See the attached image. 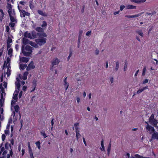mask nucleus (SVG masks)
<instances>
[{"label": "nucleus", "instance_id": "23", "mask_svg": "<svg viewBox=\"0 0 158 158\" xmlns=\"http://www.w3.org/2000/svg\"><path fill=\"white\" fill-rule=\"evenodd\" d=\"M10 20L11 21V22H15V23H17V19L16 18L15 16H10Z\"/></svg>", "mask_w": 158, "mask_h": 158}, {"label": "nucleus", "instance_id": "22", "mask_svg": "<svg viewBox=\"0 0 158 158\" xmlns=\"http://www.w3.org/2000/svg\"><path fill=\"white\" fill-rule=\"evenodd\" d=\"M37 12L38 13L40 14V15H41L43 16H47V14L45 13L42 10H38L37 11Z\"/></svg>", "mask_w": 158, "mask_h": 158}, {"label": "nucleus", "instance_id": "28", "mask_svg": "<svg viewBox=\"0 0 158 158\" xmlns=\"http://www.w3.org/2000/svg\"><path fill=\"white\" fill-rule=\"evenodd\" d=\"M19 66L20 69L23 70L27 67V65L26 64H20L19 65Z\"/></svg>", "mask_w": 158, "mask_h": 158}, {"label": "nucleus", "instance_id": "39", "mask_svg": "<svg viewBox=\"0 0 158 158\" xmlns=\"http://www.w3.org/2000/svg\"><path fill=\"white\" fill-rule=\"evenodd\" d=\"M13 52V50L11 48H10L8 50V54L11 56L12 55V53Z\"/></svg>", "mask_w": 158, "mask_h": 158}, {"label": "nucleus", "instance_id": "16", "mask_svg": "<svg viewBox=\"0 0 158 158\" xmlns=\"http://www.w3.org/2000/svg\"><path fill=\"white\" fill-rule=\"evenodd\" d=\"M8 12L9 14L10 17L15 16V13L14 9H12L10 10H8Z\"/></svg>", "mask_w": 158, "mask_h": 158}, {"label": "nucleus", "instance_id": "59", "mask_svg": "<svg viewBox=\"0 0 158 158\" xmlns=\"http://www.w3.org/2000/svg\"><path fill=\"white\" fill-rule=\"evenodd\" d=\"M82 33H83V31H82V30H79V35L81 36Z\"/></svg>", "mask_w": 158, "mask_h": 158}, {"label": "nucleus", "instance_id": "17", "mask_svg": "<svg viewBox=\"0 0 158 158\" xmlns=\"http://www.w3.org/2000/svg\"><path fill=\"white\" fill-rule=\"evenodd\" d=\"M131 2L139 4L145 2L146 0H130Z\"/></svg>", "mask_w": 158, "mask_h": 158}, {"label": "nucleus", "instance_id": "5", "mask_svg": "<svg viewBox=\"0 0 158 158\" xmlns=\"http://www.w3.org/2000/svg\"><path fill=\"white\" fill-rule=\"evenodd\" d=\"M60 60L59 59H57V58H56L55 59H53V61L52 62V68H51V69H53V67L55 65H57L60 62Z\"/></svg>", "mask_w": 158, "mask_h": 158}, {"label": "nucleus", "instance_id": "57", "mask_svg": "<svg viewBox=\"0 0 158 158\" xmlns=\"http://www.w3.org/2000/svg\"><path fill=\"white\" fill-rule=\"evenodd\" d=\"M148 80L147 79H146L144 80L143 82V84H145L147 83H148Z\"/></svg>", "mask_w": 158, "mask_h": 158}, {"label": "nucleus", "instance_id": "35", "mask_svg": "<svg viewBox=\"0 0 158 158\" xmlns=\"http://www.w3.org/2000/svg\"><path fill=\"white\" fill-rule=\"evenodd\" d=\"M6 7L8 9V10H10L12 9L11 5L8 3H7Z\"/></svg>", "mask_w": 158, "mask_h": 158}, {"label": "nucleus", "instance_id": "44", "mask_svg": "<svg viewBox=\"0 0 158 158\" xmlns=\"http://www.w3.org/2000/svg\"><path fill=\"white\" fill-rule=\"evenodd\" d=\"M154 114H152L151 116H150V118H149V122H150L151 121H152V120H153V119H154Z\"/></svg>", "mask_w": 158, "mask_h": 158}, {"label": "nucleus", "instance_id": "45", "mask_svg": "<svg viewBox=\"0 0 158 158\" xmlns=\"http://www.w3.org/2000/svg\"><path fill=\"white\" fill-rule=\"evenodd\" d=\"M40 37H46L47 36V35L45 33H40L39 35Z\"/></svg>", "mask_w": 158, "mask_h": 158}, {"label": "nucleus", "instance_id": "60", "mask_svg": "<svg viewBox=\"0 0 158 158\" xmlns=\"http://www.w3.org/2000/svg\"><path fill=\"white\" fill-rule=\"evenodd\" d=\"M51 125L52 126V127H51V129L52 130V128H53V126L54 123L53 122V118H52L51 120Z\"/></svg>", "mask_w": 158, "mask_h": 158}, {"label": "nucleus", "instance_id": "38", "mask_svg": "<svg viewBox=\"0 0 158 158\" xmlns=\"http://www.w3.org/2000/svg\"><path fill=\"white\" fill-rule=\"evenodd\" d=\"M2 153V155H3L2 158H6V155L7 153V150H5Z\"/></svg>", "mask_w": 158, "mask_h": 158}, {"label": "nucleus", "instance_id": "52", "mask_svg": "<svg viewBox=\"0 0 158 158\" xmlns=\"http://www.w3.org/2000/svg\"><path fill=\"white\" fill-rule=\"evenodd\" d=\"M3 86H2L3 87V89L4 88H6L7 86V83L6 82H3Z\"/></svg>", "mask_w": 158, "mask_h": 158}, {"label": "nucleus", "instance_id": "50", "mask_svg": "<svg viewBox=\"0 0 158 158\" xmlns=\"http://www.w3.org/2000/svg\"><path fill=\"white\" fill-rule=\"evenodd\" d=\"M101 145L102 147L103 148V150L105 151V149L104 145V143H103V140L102 139V141H101Z\"/></svg>", "mask_w": 158, "mask_h": 158}, {"label": "nucleus", "instance_id": "4", "mask_svg": "<svg viewBox=\"0 0 158 158\" xmlns=\"http://www.w3.org/2000/svg\"><path fill=\"white\" fill-rule=\"evenodd\" d=\"M20 16L21 17H24L25 16H29L30 15V13L25 11L24 10H20Z\"/></svg>", "mask_w": 158, "mask_h": 158}, {"label": "nucleus", "instance_id": "14", "mask_svg": "<svg viewBox=\"0 0 158 158\" xmlns=\"http://www.w3.org/2000/svg\"><path fill=\"white\" fill-rule=\"evenodd\" d=\"M30 40L25 38H23L22 40V43L24 45L29 44Z\"/></svg>", "mask_w": 158, "mask_h": 158}, {"label": "nucleus", "instance_id": "32", "mask_svg": "<svg viewBox=\"0 0 158 158\" xmlns=\"http://www.w3.org/2000/svg\"><path fill=\"white\" fill-rule=\"evenodd\" d=\"M76 136L77 137V141H78L79 138L81 136V135L79 133V132H76Z\"/></svg>", "mask_w": 158, "mask_h": 158}, {"label": "nucleus", "instance_id": "30", "mask_svg": "<svg viewBox=\"0 0 158 158\" xmlns=\"http://www.w3.org/2000/svg\"><path fill=\"white\" fill-rule=\"evenodd\" d=\"M7 68V70L6 72V74L8 77H9L10 74L11 70L10 69V66L9 67H6Z\"/></svg>", "mask_w": 158, "mask_h": 158}, {"label": "nucleus", "instance_id": "1", "mask_svg": "<svg viewBox=\"0 0 158 158\" xmlns=\"http://www.w3.org/2000/svg\"><path fill=\"white\" fill-rule=\"evenodd\" d=\"M33 48L29 45L25 46L22 45L21 47V52L23 54V55L26 56H29L32 52Z\"/></svg>", "mask_w": 158, "mask_h": 158}, {"label": "nucleus", "instance_id": "10", "mask_svg": "<svg viewBox=\"0 0 158 158\" xmlns=\"http://www.w3.org/2000/svg\"><path fill=\"white\" fill-rule=\"evenodd\" d=\"M148 86L147 85L145 86V87H143V88H140L139 90H138L137 92V94H139L143 92L144 90L148 89Z\"/></svg>", "mask_w": 158, "mask_h": 158}, {"label": "nucleus", "instance_id": "53", "mask_svg": "<svg viewBox=\"0 0 158 158\" xmlns=\"http://www.w3.org/2000/svg\"><path fill=\"white\" fill-rule=\"evenodd\" d=\"M17 94H16L14 95V97H13V98L16 101L17 100Z\"/></svg>", "mask_w": 158, "mask_h": 158}, {"label": "nucleus", "instance_id": "27", "mask_svg": "<svg viewBox=\"0 0 158 158\" xmlns=\"http://www.w3.org/2000/svg\"><path fill=\"white\" fill-rule=\"evenodd\" d=\"M136 32L141 37H143L144 36L143 34V33L142 30H137L136 31Z\"/></svg>", "mask_w": 158, "mask_h": 158}, {"label": "nucleus", "instance_id": "31", "mask_svg": "<svg viewBox=\"0 0 158 158\" xmlns=\"http://www.w3.org/2000/svg\"><path fill=\"white\" fill-rule=\"evenodd\" d=\"M28 74V73L27 72H25L24 73L23 76V79L25 80L27 78V75Z\"/></svg>", "mask_w": 158, "mask_h": 158}, {"label": "nucleus", "instance_id": "36", "mask_svg": "<svg viewBox=\"0 0 158 158\" xmlns=\"http://www.w3.org/2000/svg\"><path fill=\"white\" fill-rule=\"evenodd\" d=\"M35 144L37 147L38 148L40 149V143L39 141H37L35 143Z\"/></svg>", "mask_w": 158, "mask_h": 158}, {"label": "nucleus", "instance_id": "51", "mask_svg": "<svg viewBox=\"0 0 158 158\" xmlns=\"http://www.w3.org/2000/svg\"><path fill=\"white\" fill-rule=\"evenodd\" d=\"M15 22H11L9 23V25L11 27H13L15 26Z\"/></svg>", "mask_w": 158, "mask_h": 158}, {"label": "nucleus", "instance_id": "62", "mask_svg": "<svg viewBox=\"0 0 158 158\" xmlns=\"http://www.w3.org/2000/svg\"><path fill=\"white\" fill-rule=\"evenodd\" d=\"M99 51L98 50V49H96L95 50V54L96 55H98V54L99 53Z\"/></svg>", "mask_w": 158, "mask_h": 158}, {"label": "nucleus", "instance_id": "9", "mask_svg": "<svg viewBox=\"0 0 158 158\" xmlns=\"http://www.w3.org/2000/svg\"><path fill=\"white\" fill-rule=\"evenodd\" d=\"M10 59L9 57H8L6 59V64L5 62L4 65L3 66V69H4L5 67H9L10 66Z\"/></svg>", "mask_w": 158, "mask_h": 158}, {"label": "nucleus", "instance_id": "49", "mask_svg": "<svg viewBox=\"0 0 158 158\" xmlns=\"http://www.w3.org/2000/svg\"><path fill=\"white\" fill-rule=\"evenodd\" d=\"M0 12L1 13L0 16L3 17L5 15V14L3 11V10L2 9H0Z\"/></svg>", "mask_w": 158, "mask_h": 158}, {"label": "nucleus", "instance_id": "13", "mask_svg": "<svg viewBox=\"0 0 158 158\" xmlns=\"http://www.w3.org/2000/svg\"><path fill=\"white\" fill-rule=\"evenodd\" d=\"M31 33L32 39L36 38L37 35H39L40 34V33H36L35 31H32Z\"/></svg>", "mask_w": 158, "mask_h": 158}, {"label": "nucleus", "instance_id": "61", "mask_svg": "<svg viewBox=\"0 0 158 158\" xmlns=\"http://www.w3.org/2000/svg\"><path fill=\"white\" fill-rule=\"evenodd\" d=\"M130 154L129 153H127L125 155L126 158H130Z\"/></svg>", "mask_w": 158, "mask_h": 158}, {"label": "nucleus", "instance_id": "46", "mask_svg": "<svg viewBox=\"0 0 158 158\" xmlns=\"http://www.w3.org/2000/svg\"><path fill=\"white\" fill-rule=\"evenodd\" d=\"M47 24L46 22L45 21H43L42 23V24L41 25V27H46L47 26Z\"/></svg>", "mask_w": 158, "mask_h": 158}, {"label": "nucleus", "instance_id": "54", "mask_svg": "<svg viewBox=\"0 0 158 158\" xmlns=\"http://www.w3.org/2000/svg\"><path fill=\"white\" fill-rule=\"evenodd\" d=\"M125 7V6L124 5H121L120 6V10L122 11Z\"/></svg>", "mask_w": 158, "mask_h": 158}, {"label": "nucleus", "instance_id": "33", "mask_svg": "<svg viewBox=\"0 0 158 158\" xmlns=\"http://www.w3.org/2000/svg\"><path fill=\"white\" fill-rule=\"evenodd\" d=\"M35 29L37 31L40 32H42L44 31L43 29L40 27H37Z\"/></svg>", "mask_w": 158, "mask_h": 158}, {"label": "nucleus", "instance_id": "58", "mask_svg": "<svg viewBox=\"0 0 158 158\" xmlns=\"http://www.w3.org/2000/svg\"><path fill=\"white\" fill-rule=\"evenodd\" d=\"M15 48L17 51H18L19 49V45L18 44L15 45Z\"/></svg>", "mask_w": 158, "mask_h": 158}, {"label": "nucleus", "instance_id": "7", "mask_svg": "<svg viewBox=\"0 0 158 158\" xmlns=\"http://www.w3.org/2000/svg\"><path fill=\"white\" fill-rule=\"evenodd\" d=\"M35 66L34 65L33 62H31L28 65L26 70L27 71H28L29 70L33 69L35 68Z\"/></svg>", "mask_w": 158, "mask_h": 158}, {"label": "nucleus", "instance_id": "64", "mask_svg": "<svg viewBox=\"0 0 158 158\" xmlns=\"http://www.w3.org/2000/svg\"><path fill=\"white\" fill-rule=\"evenodd\" d=\"M77 103H79L80 102V99L79 97H77Z\"/></svg>", "mask_w": 158, "mask_h": 158}, {"label": "nucleus", "instance_id": "42", "mask_svg": "<svg viewBox=\"0 0 158 158\" xmlns=\"http://www.w3.org/2000/svg\"><path fill=\"white\" fill-rule=\"evenodd\" d=\"M146 70V67L144 66L142 72V76H144L145 75Z\"/></svg>", "mask_w": 158, "mask_h": 158}, {"label": "nucleus", "instance_id": "20", "mask_svg": "<svg viewBox=\"0 0 158 158\" xmlns=\"http://www.w3.org/2000/svg\"><path fill=\"white\" fill-rule=\"evenodd\" d=\"M127 9H135L136 8V6L131 5H127L126 6Z\"/></svg>", "mask_w": 158, "mask_h": 158}, {"label": "nucleus", "instance_id": "18", "mask_svg": "<svg viewBox=\"0 0 158 158\" xmlns=\"http://www.w3.org/2000/svg\"><path fill=\"white\" fill-rule=\"evenodd\" d=\"M0 88L2 92V93L1 94V99H4V98L3 97V94H5V93L4 90H3V87L2 86V83H1L0 84Z\"/></svg>", "mask_w": 158, "mask_h": 158}, {"label": "nucleus", "instance_id": "43", "mask_svg": "<svg viewBox=\"0 0 158 158\" xmlns=\"http://www.w3.org/2000/svg\"><path fill=\"white\" fill-rule=\"evenodd\" d=\"M12 40L10 38V37H8V39L7 40V43H12Z\"/></svg>", "mask_w": 158, "mask_h": 158}, {"label": "nucleus", "instance_id": "56", "mask_svg": "<svg viewBox=\"0 0 158 158\" xmlns=\"http://www.w3.org/2000/svg\"><path fill=\"white\" fill-rule=\"evenodd\" d=\"M91 31H89L86 32V35L87 36H89L91 35Z\"/></svg>", "mask_w": 158, "mask_h": 158}, {"label": "nucleus", "instance_id": "37", "mask_svg": "<svg viewBox=\"0 0 158 158\" xmlns=\"http://www.w3.org/2000/svg\"><path fill=\"white\" fill-rule=\"evenodd\" d=\"M15 110L16 112H18L19 110V107L18 105H16L14 107Z\"/></svg>", "mask_w": 158, "mask_h": 158}, {"label": "nucleus", "instance_id": "2", "mask_svg": "<svg viewBox=\"0 0 158 158\" xmlns=\"http://www.w3.org/2000/svg\"><path fill=\"white\" fill-rule=\"evenodd\" d=\"M46 38L42 37L35 39V41L38 44L41 46L46 43Z\"/></svg>", "mask_w": 158, "mask_h": 158}, {"label": "nucleus", "instance_id": "41", "mask_svg": "<svg viewBox=\"0 0 158 158\" xmlns=\"http://www.w3.org/2000/svg\"><path fill=\"white\" fill-rule=\"evenodd\" d=\"M9 146H10V148H11V145L10 144H9L7 143H6L5 145V147L6 149H8Z\"/></svg>", "mask_w": 158, "mask_h": 158}, {"label": "nucleus", "instance_id": "15", "mask_svg": "<svg viewBox=\"0 0 158 158\" xmlns=\"http://www.w3.org/2000/svg\"><path fill=\"white\" fill-rule=\"evenodd\" d=\"M152 139H157L158 140V133L156 132H154L152 134Z\"/></svg>", "mask_w": 158, "mask_h": 158}, {"label": "nucleus", "instance_id": "26", "mask_svg": "<svg viewBox=\"0 0 158 158\" xmlns=\"http://www.w3.org/2000/svg\"><path fill=\"white\" fill-rule=\"evenodd\" d=\"M150 122L152 124L154 125V126H155V127H157V125L158 123V122L157 120L155 119H153V120L150 122Z\"/></svg>", "mask_w": 158, "mask_h": 158}, {"label": "nucleus", "instance_id": "48", "mask_svg": "<svg viewBox=\"0 0 158 158\" xmlns=\"http://www.w3.org/2000/svg\"><path fill=\"white\" fill-rule=\"evenodd\" d=\"M139 156L140 155L137 154H136L135 155V157H134L132 156H131L130 158H140Z\"/></svg>", "mask_w": 158, "mask_h": 158}, {"label": "nucleus", "instance_id": "6", "mask_svg": "<svg viewBox=\"0 0 158 158\" xmlns=\"http://www.w3.org/2000/svg\"><path fill=\"white\" fill-rule=\"evenodd\" d=\"M17 81L15 82V84L16 87L17 89V90H16L15 91L17 93H18L19 90V89L20 88V84L19 82V79L17 78Z\"/></svg>", "mask_w": 158, "mask_h": 158}, {"label": "nucleus", "instance_id": "11", "mask_svg": "<svg viewBox=\"0 0 158 158\" xmlns=\"http://www.w3.org/2000/svg\"><path fill=\"white\" fill-rule=\"evenodd\" d=\"M143 13L142 12L140 13H139L138 14L135 15H126L125 16L126 17H127L128 18H135L138 17L139 16H140L143 14Z\"/></svg>", "mask_w": 158, "mask_h": 158}, {"label": "nucleus", "instance_id": "47", "mask_svg": "<svg viewBox=\"0 0 158 158\" xmlns=\"http://www.w3.org/2000/svg\"><path fill=\"white\" fill-rule=\"evenodd\" d=\"M41 135H43L44 138H46L47 137L45 132L44 131H41L40 132Z\"/></svg>", "mask_w": 158, "mask_h": 158}, {"label": "nucleus", "instance_id": "25", "mask_svg": "<svg viewBox=\"0 0 158 158\" xmlns=\"http://www.w3.org/2000/svg\"><path fill=\"white\" fill-rule=\"evenodd\" d=\"M29 44L35 48H37L38 47L37 44H36L35 42L31 41H30Z\"/></svg>", "mask_w": 158, "mask_h": 158}, {"label": "nucleus", "instance_id": "24", "mask_svg": "<svg viewBox=\"0 0 158 158\" xmlns=\"http://www.w3.org/2000/svg\"><path fill=\"white\" fill-rule=\"evenodd\" d=\"M79 123H76L74 124V128L76 130V132H79V128L78 127Z\"/></svg>", "mask_w": 158, "mask_h": 158}, {"label": "nucleus", "instance_id": "34", "mask_svg": "<svg viewBox=\"0 0 158 158\" xmlns=\"http://www.w3.org/2000/svg\"><path fill=\"white\" fill-rule=\"evenodd\" d=\"M4 102V99H0V105L1 107L3 106Z\"/></svg>", "mask_w": 158, "mask_h": 158}, {"label": "nucleus", "instance_id": "29", "mask_svg": "<svg viewBox=\"0 0 158 158\" xmlns=\"http://www.w3.org/2000/svg\"><path fill=\"white\" fill-rule=\"evenodd\" d=\"M28 152L31 158H34L31 149H28Z\"/></svg>", "mask_w": 158, "mask_h": 158}, {"label": "nucleus", "instance_id": "12", "mask_svg": "<svg viewBox=\"0 0 158 158\" xmlns=\"http://www.w3.org/2000/svg\"><path fill=\"white\" fill-rule=\"evenodd\" d=\"M67 77H65L64 80V85L66 90L67 89L69 86V84L67 82Z\"/></svg>", "mask_w": 158, "mask_h": 158}, {"label": "nucleus", "instance_id": "3", "mask_svg": "<svg viewBox=\"0 0 158 158\" xmlns=\"http://www.w3.org/2000/svg\"><path fill=\"white\" fill-rule=\"evenodd\" d=\"M148 131H149L150 134H152L155 132V130L154 127L148 124L146 127Z\"/></svg>", "mask_w": 158, "mask_h": 158}, {"label": "nucleus", "instance_id": "8", "mask_svg": "<svg viewBox=\"0 0 158 158\" xmlns=\"http://www.w3.org/2000/svg\"><path fill=\"white\" fill-rule=\"evenodd\" d=\"M29 58L23 57H20L19 60L20 62L27 63L29 60Z\"/></svg>", "mask_w": 158, "mask_h": 158}, {"label": "nucleus", "instance_id": "19", "mask_svg": "<svg viewBox=\"0 0 158 158\" xmlns=\"http://www.w3.org/2000/svg\"><path fill=\"white\" fill-rule=\"evenodd\" d=\"M24 36L25 37L28 38L30 39H32L31 33H28L27 32H25L24 34Z\"/></svg>", "mask_w": 158, "mask_h": 158}, {"label": "nucleus", "instance_id": "63", "mask_svg": "<svg viewBox=\"0 0 158 158\" xmlns=\"http://www.w3.org/2000/svg\"><path fill=\"white\" fill-rule=\"evenodd\" d=\"M19 3L22 5H24L26 3V2H24L20 1L19 2Z\"/></svg>", "mask_w": 158, "mask_h": 158}, {"label": "nucleus", "instance_id": "55", "mask_svg": "<svg viewBox=\"0 0 158 158\" xmlns=\"http://www.w3.org/2000/svg\"><path fill=\"white\" fill-rule=\"evenodd\" d=\"M2 141H4L6 138V136L4 134L2 135Z\"/></svg>", "mask_w": 158, "mask_h": 158}, {"label": "nucleus", "instance_id": "21", "mask_svg": "<svg viewBox=\"0 0 158 158\" xmlns=\"http://www.w3.org/2000/svg\"><path fill=\"white\" fill-rule=\"evenodd\" d=\"M116 66L115 69L114 71L117 72L118 71L119 66V63L118 61H117L115 62Z\"/></svg>", "mask_w": 158, "mask_h": 158}, {"label": "nucleus", "instance_id": "40", "mask_svg": "<svg viewBox=\"0 0 158 158\" xmlns=\"http://www.w3.org/2000/svg\"><path fill=\"white\" fill-rule=\"evenodd\" d=\"M32 1L30 2H29V3H30L29 6H30V8L32 10L34 8V6L33 5V4H32Z\"/></svg>", "mask_w": 158, "mask_h": 158}]
</instances>
